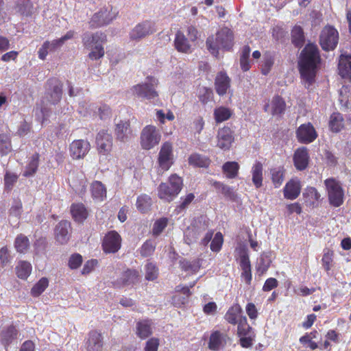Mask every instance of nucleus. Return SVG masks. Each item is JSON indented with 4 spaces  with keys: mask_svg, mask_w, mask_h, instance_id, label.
I'll return each mask as SVG.
<instances>
[{
    "mask_svg": "<svg viewBox=\"0 0 351 351\" xmlns=\"http://www.w3.org/2000/svg\"><path fill=\"white\" fill-rule=\"evenodd\" d=\"M320 61V56L317 45L309 43L302 51L298 62L299 70L302 79L308 86L315 80L317 65Z\"/></svg>",
    "mask_w": 351,
    "mask_h": 351,
    "instance_id": "1",
    "label": "nucleus"
},
{
    "mask_svg": "<svg viewBox=\"0 0 351 351\" xmlns=\"http://www.w3.org/2000/svg\"><path fill=\"white\" fill-rule=\"evenodd\" d=\"M233 33L228 27L220 29L215 35L206 40V47L212 55L217 58L219 50H230L233 46Z\"/></svg>",
    "mask_w": 351,
    "mask_h": 351,
    "instance_id": "2",
    "label": "nucleus"
},
{
    "mask_svg": "<svg viewBox=\"0 0 351 351\" xmlns=\"http://www.w3.org/2000/svg\"><path fill=\"white\" fill-rule=\"evenodd\" d=\"M106 36L101 32H86L82 35V43L84 47L90 50L88 58L93 60L100 59L104 56V43Z\"/></svg>",
    "mask_w": 351,
    "mask_h": 351,
    "instance_id": "3",
    "label": "nucleus"
},
{
    "mask_svg": "<svg viewBox=\"0 0 351 351\" xmlns=\"http://www.w3.org/2000/svg\"><path fill=\"white\" fill-rule=\"evenodd\" d=\"M182 180L180 177L172 175L169 177V183H161L158 186V197L161 199L171 202L180 193Z\"/></svg>",
    "mask_w": 351,
    "mask_h": 351,
    "instance_id": "4",
    "label": "nucleus"
},
{
    "mask_svg": "<svg viewBox=\"0 0 351 351\" xmlns=\"http://www.w3.org/2000/svg\"><path fill=\"white\" fill-rule=\"evenodd\" d=\"M157 84V79L154 77H147L145 82L132 86L131 91L134 96L138 98L154 99L158 96L156 91Z\"/></svg>",
    "mask_w": 351,
    "mask_h": 351,
    "instance_id": "5",
    "label": "nucleus"
},
{
    "mask_svg": "<svg viewBox=\"0 0 351 351\" xmlns=\"http://www.w3.org/2000/svg\"><path fill=\"white\" fill-rule=\"evenodd\" d=\"M160 139L161 133L154 125H146L141 132L140 143L143 149L149 150L154 148L159 144Z\"/></svg>",
    "mask_w": 351,
    "mask_h": 351,
    "instance_id": "6",
    "label": "nucleus"
},
{
    "mask_svg": "<svg viewBox=\"0 0 351 351\" xmlns=\"http://www.w3.org/2000/svg\"><path fill=\"white\" fill-rule=\"evenodd\" d=\"M118 12L111 6L104 7L91 18L89 25L92 28H97L109 24L116 19Z\"/></svg>",
    "mask_w": 351,
    "mask_h": 351,
    "instance_id": "7",
    "label": "nucleus"
},
{
    "mask_svg": "<svg viewBox=\"0 0 351 351\" xmlns=\"http://www.w3.org/2000/svg\"><path fill=\"white\" fill-rule=\"evenodd\" d=\"M324 183L330 204L335 207L341 206L343 202V191L340 184L333 178L326 179Z\"/></svg>",
    "mask_w": 351,
    "mask_h": 351,
    "instance_id": "8",
    "label": "nucleus"
},
{
    "mask_svg": "<svg viewBox=\"0 0 351 351\" xmlns=\"http://www.w3.org/2000/svg\"><path fill=\"white\" fill-rule=\"evenodd\" d=\"M338 40L339 33L336 29L332 26L324 27L319 36V43L324 50L334 49L338 44Z\"/></svg>",
    "mask_w": 351,
    "mask_h": 351,
    "instance_id": "9",
    "label": "nucleus"
},
{
    "mask_svg": "<svg viewBox=\"0 0 351 351\" xmlns=\"http://www.w3.org/2000/svg\"><path fill=\"white\" fill-rule=\"evenodd\" d=\"M46 99L52 105L58 104L62 99V84L56 79L51 78L47 80L46 84Z\"/></svg>",
    "mask_w": 351,
    "mask_h": 351,
    "instance_id": "10",
    "label": "nucleus"
},
{
    "mask_svg": "<svg viewBox=\"0 0 351 351\" xmlns=\"http://www.w3.org/2000/svg\"><path fill=\"white\" fill-rule=\"evenodd\" d=\"M158 162L159 165L158 173H162L167 171L173 164V148L169 142H165L162 145L158 154Z\"/></svg>",
    "mask_w": 351,
    "mask_h": 351,
    "instance_id": "11",
    "label": "nucleus"
},
{
    "mask_svg": "<svg viewBox=\"0 0 351 351\" xmlns=\"http://www.w3.org/2000/svg\"><path fill=\"white\" fill-rule=\"evenodd\" d=\"M121 236L114 230L108 232L102 242L103 250L106 253H115L121 247Z\"/></svg>",
    "mask_w": 351,
    "mask_h": 351,
    "instance_id": "12",
    "label": "nucleus"
},
{
    "mask_svg": "<svg viewBox=\"0 0 351 351\" xmlns=\"http://www.w3.org/2000/svg\"><path fill=\"white\" fill-rule=\"evenodd\" d=\"M156 32L155 24L150 21H145L136 25L130 32V38L140 40Z\"/></svg>",
    "mask_w": 351,
    "mask_h": 351,
    "instance_id": "13",
    "label": "nucleus"
},
{
    "mask_svg": "<svg viewBox=\"0 0 351 351\" xmlns=\"http://www.w3.org/2000/svg\"><path fill=\"white\" fill-rule=\"evenodd\" d=\"M112 136L107 130H102L96 136V144L98 152L103 155L108 154L112 147Z\"/></svg>",
    "mask_w": 351,
    "mask_h": 351,
    "instance_id": "14",
    "label": "nucleus"
},
{
    "mask_svg": "<svg viewBox=\"0 0 351 351\" xmlns=\"http://www.w3.org/2000/svg\"><path fill=\"white\" fill-rule=\"evenodd\" d=\"M90 143L86 140H75L70 145L71 156L73 159L83 158L90 150Z\"/></svg>",
    "mask_w": 351,
    "mask_h": 351,
    "instance_id": "15",
    "label": "nucleus"
},
{
    "mask_svg": "<svg viewBox=\"0 0 351 351\" xmlns=\"http://www.w3.org/2000/svg\"><path fill=\"white\" fill-rule=\"evenodd\" d=\"M234 141L233 132L230 128L224 127L218 130L217 146L223 150H228Z\"/></svg>",
    "mask_w": 351,
    "mask_h": 351,
    "instance_id": "16",
    "label": "nucleus"
},
{
    "mask_svg": "<svg viewBox=\"0 0 351 351\" xmlns=\"http://www.w3.org/2000/svg\"><path fill=\"white\" fill-rule=\"evenodd\" d=\"M296 133L298 141L304 143H311L317 138V133L311 123L301 125Z\"/></svg>",
    "mask_w": 351,
    "mask_h": 351,
    "instance_id": "17",
    "label": "nucleus"
},
{
    "mask_svg": "<svg viewBox=\"0 0 351 351\" xmlns=\"http://www.w3.org/2000/svg\"><path fill=\"white\" fill-rule=\"evenodd\" d=\"M115 135L118 141L125 143L133 136L129 121H120L116 124Z\"/></svg>",
    "mask_w": 351,
    "mask_h": 351,
    "instance_id": "18",
    "label": "nucleus"
},
{
    "mask_svg": "<svg viewBox=\"0 0 351 351\" xmlns=\"http://www.w3.org/2000/svg\"><path fill=\"white\" fill-rule=\"evenodd\" d=\"M228 339L229 338L226 333L221 332L218 330L214 331L210 335L208 342V348L211 350H219L226 346Z\"/></svg>",
    "mask_w": 351,
    "mask_h": 351,
    "instance_id": "19",
    "label": "nucleus"
},
{
    "mask_svg": "<svg viewBox=\"0 0 351 351\" xmlns=\"http://www.w3.org/2000/svg\"><path fill=\"white\" fill-rule=\"evenodd\" d=\"M70 222L68 221H61L55 228V237L56 241L60 244H65L69 240Z\"/></svg>",
    "mask_w": 351,
    "mask_h": 351,
    "instance_id": "20",
    "label": "nucleus"
},
{
    "mask_svg": "<svg viewBox=\"0 0 351 351\" xmlns=\"http://www.w3.org/2000/svg\"><path fill=\"white\" fill-rule=\"evenodd\" d=\"M286 109V103L285 100L279 95L274 96L270 105L266 104L264 107L265 112H271L273 115H281L284 114Z\"/></svg>",
    "mask_w": 351,
    "mask_h": 351,
    "instance_id": "21",
    "label": "nucleus"
},
{
    "mask_svg": "<svg viewBox=\"0 0 351 351\" xmlns=\"http://www.w3.org/2000/svg\"><path fill=\"white\" fill-rule=\"evenodd\" d=\"M309 156L306 147L298 149L293 156L294 165L298 170L305 169L308 164Z\"/></svg>",
    "mask_w": 351,
    "mask_h": 351,
    "instance_id": "22",
    "label": "nucleus"
},
{
    "mask_svg": "<svg viewBox=\"0 0 351 351\" xmlns=\"http://www.w3.org/2000/svg\"><path fill=\"white\" fill-rule=\"evenodd\" d=\"M215 90L217 94L223 96L226 94L230 86V79L224 72H219L215 81Z\"/></svg>",
    "mask_w": 351,
    "mask_h": 351,
    "instance_id": "23",
    "label": "nucleus"
},
{
    "mask_svg": "<svg viewBox=\"0 0 351 351\" xmlns=\"http://www.w3.org/2000/svg\"><path fill=\"white\" fill-rule=\"evenodd\" d=\"M339 73L343 78L351 80V55L341 54L338 65Z\"/></svg>",
    "mask_w": 351,
    "mask_h": 351,
    "instance_id": "24",
    "label": "nucleus"
},
{
    "mask_svg": "<svg viewBox=\"0 0 351 351\" xmlns=\"http://www.w3.org/2000/svg\"><path fill=\"white\" fill-rule=\"evenodd\" d=\"M300 191V182L291 180L286 184L284 188V196L289 199H295L299 196Z\"/></svg>",
    "mask_w": 351,
    "mask_h": 351,
    "instance_id": "25",
    "label": "nucleus"
},
{
    "mask_svg": "<svg viewBox=\"0 0 351 351\" xmlns=\"http://www.w3.org/2000/svg\"><path fill=\"white\" fill-rule=\"evenodd\" d=\"M139 280L138 272L136 270L128 269L124 271L117 282L119 286L131 285Z\"/></svg>",
    "mask_w": 351,
    "mask_h": 351,
    "instance_id": "26",
    "label": "nucleus"
},
{
    "mask_svg": "<svg viewBox=\"0 0 351 351\" xmlns=\"http://www.w3.org/2000/svg\"><path fill=\"white\" fill-rule=\"evenodd\" d=\"M103 346L101 335L97 331H92L89 334L87 341L88 351H100Z\"/></svg>",
    "mask_w": 351,
    "mask_h": 351,
    "instance_id": "27",
    "label": "nucleus"
},
{
    "mask_svg": "<svg viewBox=\"0 0 351 351\" xmlns=\"http://www.w3.org/2000/svg\"><path fill=\"white\" fill-rule=\"evenodd\" d=\"M153 322L149 319H145L137 322L136 335L141 339H145L152 333Z\"/></svg>",
    "mask_w": 351,
    "mask_h": 351,
    "instance_id": "28",
    "label": "nucleus"
},
{
    "mask_svg": "<svg viewBox=\"0 0 351 351\" xmlns=\"http://www.w3.org/2000/svg\"><path fill=\"white\" fill-rule=\"evenodd\" d=\"M242 308L239 304H236L230 307L225 315V319L230 324L235 325L239 323L241 316Z\"/></svg>",
    "mask_w": 351,
    "mask_h": 351,
    "instance_id": "29",
    "label": "nucleus"
},
{
    "mask_svg": "<svg viewBox=\"0 0 351 351\" xmlns=\"http://www.w3.org/2000/svg\"><path fill=\"white\" fill-rule=\"evenodd\" d=\"M174 44L176 49L180 52L189 53L191 51V45L181 31L177 32Z\"/></svg>",
    "mask_w": 351,
    "mask_h": 351,
    "instance_id": "30",
    "label": "nucleus"
},
{
    "mask_svg": "<svg viewBox=\"0 0 351 351\" xmlns=\"http://www.w3.org/2000/svg\"><path fill=\"white\" fill-rule=\"evenodd\" d=\"M71 213L74 220L77 222H82L88 215L86 209L82 204H72Z\"/></svg>",
    "mask_w": 351,
    "mask_h": 351,
    "instance_id": "31",
    "label": "nucleus"
},
{
    "mask_svg": "<svg viewBox=\"0 0 351 351\" xmlns=\"http://www.w3.org/2000/svg\"><path fill=\"white\" fill-rule=\"evenodd\" d=\"M17 331L14 326H9L6 328H2L1 331V342L5 347L9 344L16 337Z\"/></svg>",
    "mask_w": 351,
    "mask_h": 351,
    "instance_id": "32",
    "label": "nucleus"
},
{
    "mask_svg": "<svg viewBox=\"0 0 351 351\" xmlns=\"http://www.w3.org/2000/svg\"><path fill=\"white\" fill-rule=\"evenodd\" d=\"M74 36L73 31H69L62 37L53 40L52 41H48V48L50 52H53L57 49H60L66 40L71 39Z\"/></svg>",
    "mask_w": 351,
    "mask_h": 351,
    "instance_id": "33",
    "label": "nucleus"
},
{
    "mask_svg": "<svg viewBox=\"0 0 351 351\" xmlns=\"http://www.w3.org/2000/svg\"><path fill=\"white\" fill-rule=\"evenodd\" d=\"M176 292L183 295V299L181 302H179L180 294H175L172 298V301L175 306H180L181 305L184 304L187 302L188 298L191 295V292L188 287L181 286L176 287Z\"/></svg>",
    "mask_w": 351,
    "mask_h": 351,
    "instance_id": "34",
    "label": "nucleus"
},
{
    "mask_svg": "<svg viewBox=\"0 0 351 351\" xmlns=\"http://www.w3.org/2000/svg\"><path fill=\"white\" fill-rule=\"evenodd\" d=\"M189 163L194 167H208L210 163V160L208 157L195 153L189 156Z\"/></svg>",
    "mask_w": 351,
    "mask_h": 351,
    "instance_id": "35",
    "label": "nucleus"
},
{
    "mask_svg": "<svg viewBox=\"0 0 351 351\" xmlns=\"http://www.w3.org/2000/svg\"><path fill=\"white\" fill-rule=\"evenodd\" d=\"M209 225V221L208 218L206 216H199L195 219L191 226L193 228V230L200 235L202 232H205L208 228Z\"/></svg>",
    "mask_w": 351,
    "mask_h": 351,
    "instance_id": "36",
    "label": "nucleus"
},
{
    "mask_svg": "<svg viewBox=\"0 0 351 351\" xmlns=\"http://www.w3.org/2000/svg\"><path fill=\"white\" fill-rule=\"evenodd\" d=\"M252 182L256 188L262 186L263 182V165L256 162L252 169Z\"/></svg>",
    "mask_w": 351,
    "mask_h": 351,
    "instance_id": "37",
    "label": "nucleus"
},
{
    "mask_svg": "<svg viewBox=\"0 0 351 351\" xmlns=\"http://www.w3.org/2000/svg\"><path fill=\"white\" fill-rule=\"evenodd\" d=\"M17 276L21 279H26L32 271V265L29 262L21 261L16 267Z\"/></svg>",
    "mask_w": 351,
    "mask_h": 351,
    "instance_id": "38",
    "label": "nucleus"
},
{
    "mask_svg": "<svg viewBox=\"0 0 351 351\" xmlns=\"http://www.w3.org/2000/svg\"><path fill=\"white\" fill-rule=\"evenodd\" d=\"M14 246L18 252L26 253L29 247L28 238L22 234L18 235L14 241Z\"/></svg>",
    "mask_w": 351,
    "mask_h": 351,
    "instance_id": "39",
    "label": "nucleus"
},
{
    "mask_svg": "<svg viewBox=\"0 0 351 351\" xmlns=\"http://www.w3.org/2000/svg\"><path fill=\"white\" fill-rule=\"evenodd\" d=\"M223 171L228 178H234L238 174L239 165L236 162H226L223 164Z\"/></svg>",
    "mask_w": 351,
    "mask_h": 351,
    "instance_id": "40",
    "label": "nucleus"
},
{
    "mask_svg": "<svg viewBox=\"0 0 351 351\" xmlns=\"http://www.w3.org/2000/svg\"><path fill=\"white\" fill-rule=\"evenodd\" d=\"M92 196L94 199L102 200L106 195V191L101 182L95 181L91 185Z\"/></svg>",
    "mask_w": 351,
    "mask_h": 351,
    "instance_id": "41",
    "label": "nucleus"
},
{
    "mask_svg": "<svg viewBox=\"0 0 351 351\" xmlns=\"http://www.w3.org/2000/svg\"><path fill=\"white\" fill-rule=\"evenodd\" d=\"M152 204V198L147 195H140L136 200V207L141 213L147 212Z\"/></svg>",
    "mask_w": 351,
    "mask_h": 351,
    "instance_id": "42",
    "label": "nucleus"
},
{
    "mask_svg": "<svg viewBox=\"0 0 351 351\" xmlns=\"http://www.w3.org/2000/svg\"><path fill=\"white\" fill-rule=\"evenodd\" d=\"M343 119L341 114L333 113L330 116L329 125L332 131L339 132L343 127Z\"/></svg>",
    "mask_w": 351,
    "mask_h": 351,
    "instance_id": "43",
    "label": "nucleus"
},
{
    "mask_svg": "<svg viewBox=\"0 0 351 351\" xmlns=\"http://www.w3.org/2000/svg\"><path fill=\"white\" fill-rule=\"evenodd\" d=\"M339 101L341 106L346 108H351V92L347 86H343L339 92Z\"/></svg>",
    "mask_w": 351,
    "mask_h": 351,
    "instance_id": "44",
    "label": "nucleus"
},
{
    "mask_svg": "<svg viewBox=\"0 0 351 351\" xmlns=\"http://www.w3.org/2000/svg\"><path fill=\"white\" fill-rule=\"evenodd\" d=\"M292 43L295 47H301L304 43V36L302 29L300 26H295L291 32Z\"/></svg>",
    "mask_w": 351,
    "mask_h": 351,
    "instance_id": "45",
    "label": "nucleus"
},
{
    "mask_svg": "<svg viewBox=\"0 0 351 351\" xmlns=\"http://www.w3.org/2000/svg\"><path fill=\"white\" fill-rule=\"evenodd\" d=\"M237 324V333L239 336L254 335L252 327L247 324L246 317L243 316V317H240Z\"/></svg>",
    "mask_w": 351,
    "mask_h": 351,
    "instance_id": "46",
    "label": "nucleus"
},
{
    "mask_svg": "<svg viewBox=\"0 0 351 351\" xmlns=\"http://www.w3.org/2000/svg\"><path fill=\"white\" fill-rule=\"evenodd\" d=\"M38 160L39 156L37 154H34L29 162L28 163L25 171L23 173V176L25 177H29L34 175L36 172L38 167Z\"/></svg>",
    "mask_w": 351,
    "mask_h": 351,
    "instance_id": "47",
    "label": "nucleus"
},
{
    "mask_svg": "<svg viewBox=\"0 0 351 351\" xmlns=\"http://www.w3.org/2000/svg\"><path fill=\"white\" fill-rule=\"evenodd\" d=\"M181 268L186 271L191 273L197 272L201 267L199 260L195 259L192 261L184 260L180 262Z\"/></svg>",
    "mask_w": 351,
    "mask_h": 351,
    "instance_id": "48",
    "label": "nucleus"
},
{
    "mask_svg": "<svg viewBox=\"0 0 351 351\" xmlns=\"http://www.w3.org/2000/svg\"><path fill=\"white\" fill-rule=\"evenodd\" d=\"M214 115L215 121L220 123L228 120L231 117L232 112L227 108L219 107L215 110Z\"/></svg>",
    "mask_w": 351,
    "mask_h": 351,
    "instance_id": "49",
    "label": "nucleus"
},
{
    "mask_svg": "<svg viewBox=\"0 0 351 351\" xmlns=\"http://www.w3.org/2000/svg\"><path fill=\"white\" fill-rule=\"evenodd\" d=\"M12 150L10 138L5 134H0V154L7 155Z\"/></svg>",
    "mask_w": 351,
    "mask_h": 351,
    "instance_id": "50",
    "label": "nucleus"
},
{
    "mask_svg": "<svg viewBox=\"0 0 351 351\" xmlns=\"http://www.w3.org/2000/svg\"><path fill=\"white\" fill-rule=\"evenodd\" d=\"M271 180L276 188L280 186L284 180V171L282 167L271 169Z\"/></svg>",
    "mask_w": 351,
    "mask_h": 351,
    "instance_id": "51",
    "label": "nucleus"
},
{
    "mask_svg": "<svg viewBox=\"0 0 351 351\" xmlns=\"http://www.w3.org/2000/svg\"><path fill=\"white\" fill-rule=\"evenodd\" d=\"M49 281L46 278H42L34 285L31 290V294L34 297L39 296L48 287Z\"/></svg>",
    "mask_w": 351,
    "mask_h": 351,
    "instance_id": "52",
    "label": "nucleus"
},
{
    "mask_svg": "<svg viewBox=\"0 0 351 351\" xmlns=\"http://www.w3.org/2000/svg\"><path fill=\"white\" fill-rule=\"evenodd\" d=\"M18 180V176L9 171L4 176V186L6 191H11Z\"/></svg>",
    "mask_w": 351,
    "mask_h": 351,
    "instance_id": "53",
    "label": "nucleus"
},
{
    "mask_svg": "<svg viewBox=\"0 0 351 351\" xmlns=\"http://www.w3.org/2000/svg\"><path fill=\"white\" fill-rule=\"evenodd\" d=\"M274 63V57L270 53H267L263 56V61L262 65V73L267 75L271 70Z\"/></svg>",
    "mask_w": 351,
    "mask_h": 351,
    "instance_id": "54",
    "label": "nucleus"
},
{
    "mask_svg": "<svg viewBox=\"0 0 351 351\" xmlns=\"http://www.w3.org/2000/svg\"><path fill=\"white\" fill-rule=\"evenodd\" d=\"M303 195L304 197L308 199L311 204H314L315 202L318 201L320 198V194L314 187H308Z\"/></svg>",
    "mask_w": 351,
    "mask_h": 351,
    "instance_id": "55",
    "label": "nucleus"
},
{
    "mask_svg": "<svg viewBox=\"0 0 351 351\" xmlns=\"http://www.w3.org/2000/svg\"><path fill=\"white\" fill-rule=\"evenodd\" d=\"M199 237V234L197 233L191 226H189L184 232V241L189 245L195 242Z\"/></svg>",
    "mask_w": 351,
    "mask_h": 351,
    "instance_id": "56",
    "label": "nucleus"
},
{
    "mask_svg": "<svg viewBox=\"0 0 351 351\" xmlns=\"http://www.w3.org/2000/svg\"><path fill=\"white\" fill-rule=\"evenodd\" d=\"M145 278L147 280H154L158 277V269L153 263H147L145 266Z\"/></svg>",
    "mask_w": 351,
    "mask_h": 351,
    "instance_id": "57",
    "label": "nucleus"
},
{
    "mask_svg": "<svg viewBox=\"0 0 351 351\" xmlns=\"http://www.w3.org/2000/svg\"><path fill=\"white\" fill-rule=\"evenodd\" d=\"M12 256L7 247H3L0 250V263L2 267L7 265L11 262Z\"/></svg>",
    "mask_w": 351,
    "mask_h": 351,
    "instance_id": "58",
    "label": "nucleus"
},
{
    "mask_svg": "<svg viewBox=\"0 0 351 351\" xmlns=\"http://www.w3.org/2000/svg\"><path fill=\"white\" fill-rule=\"evenodd\" d=\"M240 252H241L240 254V266L241 269L246 270L247 269H250L251 265L247 250L243 248Z\"/></svg>",
    "mask_w": 351,
    "mask_h": 351,
    "instance_id": "59",
    "label": "nucleus"
},
{
    "mask_svg": "<svg viewBox=\"0 0 351 351\" xmlns=\"http://www.w3.org/2000/svg\"><path fill=\"white\" fill-rule=\"evenodd\" d=\"M167 225V219L166 218H161L157 220L153 228V234L156 236L159 235Z\"/></svg>",
    "mask_w": 351,
    "mask_h": 351,
    "instance_id": "60",
    "label": "nucleus"
},
{
    "mask_svg": "<svg viewBox=\"0 0 351 351\" xmlns=\"http://www.w3.org/2000/svg\"><path fill=\"white\" fill-rule=\"evenodd\" d=\"M223 243V236L221 233L217 232L215 235L214 239L210 243V249L213 252H218L220 250Z\"/></svg>",
    "mask_w": 351,
    "mask_h": 351,
    "instance_id": "61",
    "label": "nucleus"
},
{
    "mask_svg": "<svg viewBox=\"0 0 351 351\" xmlns=\"http://www.w3.org/2000/svg\"><path fill=\"white\" fill-rule=\"evenodd\" d=\"M215 185L216 187L219 188L221 193H223L225 196L229 197L230 199L234 198V193L229 186L221 184L219 182H215Z\"/></svg>",
    "mask_w": 351,
    "mask_h": 351,
    "instance_id": "62",
    "label": "nucleus"
},
{
    "mask_svg": "<svg viewBox=\"0 0 351 351\" xmlns=\"http://www.w3.org/2000/svg\"><path fill=\"white\" fill-rule=\"evenodd\" d=\"M82 263V256L79 254H73L69 260V266L71 269L78 268Z\"/></svg>",
    "mask_w": 351,
    "mask_h": 351,
    "instance_id": "63",
    "label": "nucleus"
},
{
    "mask_svg": "<svg viewBox=\"0 0 351 351\" xmlns=\"http://www.w3.org/2000/svg\"><path fill=\"white\" fill-rule=\"evenodd\" d=\"M154 249L155 247L152 242L150 241H147L141 247V254L145 257L149 256L154 252Z\"/></svg>",
    "mask_w": 351,
    "mask_h": 351,
    "instance_id": "64",
    "label": "nucleus"
}]
</instances>
